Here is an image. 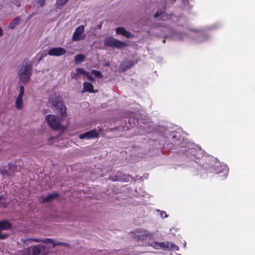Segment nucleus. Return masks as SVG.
<instances>
[{"instance_id":"1","label":"nucleus","mask_w":255,"mask_h":255,"mask_svg":"<svg viewBox=\"0 0 255 255\" xmlns=\"http://www.w3.org/2000/svg\"><path fill=\"white\" fill-rule=\"evenodd\" d=\"M49 103L55 108L62 117L67 116L66 108L63 103L62 98L56 93L50 95L48 100Z\"/></svg>"},{"instance_id":"2","label":"nucleus","mask_w":255,"mask_h":255,"mask_svg":"<svg viewBox=\"0 0 255 255\" xmlns=\"http://www.w3.org/2000/svg\"><path fill=\"white\" fill-rule=\"evenodd\" d=\"M31 70L32 66L30 63L21 66L18 72L19 80L23 83H27L30 79Z\"/></svg>"},{"instance_id":"3","label":"nucleus","mask_w":255,"mask_h":255,"mask_svg":"<svg viewBox=\"0 0 255 255\" xmlns=\"http://www.w3.org/2000/svg\"><path fill=\"white\" fill-rule=\"evenodd\" d=\"M104 44L108 47H115L118 49L128 46V43L118 40L112 37H109L105 38L104 40Z\"/></svg>"},{"instance_id":"4","label":"nucleus","mask_w":255,"mask_h":255,"mask_svg":"<svg viewBox=\"0 0 255 255\" xmlns=\"http://www.w3.org/2000/svg\"><path fill=\"white\" fill-rule=\"evenodd\" d=\"M131 237L137 241H145L152 237V234L144 230H138L131 233Z\"/></svg>"},{"instance_id":"5","label":"nucleus","mask_w":255,"mask_h":255,"mask_svg":"<svg viewBox=\"0 0 255 255\" xmlns=\"http://www.w3.org/2000/svg\"><path fill=\"white\" fill-rule=\"evenodd\" d=\"M46 121L48 125L54 130L59 129L60 124L59 119L53 115H48L46 116Z\"/></svg>"},{"instance_id":"6","label":"nucleus","mask_w":255,"mask_h":255,"mask_svg":"<svg viewBox=\"0 0 255 255\" xmlns=\"http://www.w3.org/2000/svg\"><path fill=\"white\" fill-rule=\"evenodd\" d=\"M31 255H47L49 250L47 248L40 245L30 247Z\"/></svg>"},{"instance_id":"7","label":"nucleus","mask_w":255,"mask_h":255,"mask_svg":"<svg viewBox=\"0 0 255 255\" xmlns=\"http://www.w3.org/2000/svg\"><path fill=\"white\" fill-rule=\"evenodd\" d=\"M84 26L83 25H80L77 27L72 36V40L74 41H77L83 40L85 38V34H83L84 32Z\"/></svg>"},{"instance_id":"8","label":"nucleus","mask_w":255,"mask_h":255,"mask_svg":"<svg viewBox=\"0 0 255 255\" xmlns=\"http://www.w3.org/2000/svg\"><path fill=\"white\" fill-rule=\"evenodd\" d=\"M99 136V132L95 129L89 130L79 135L81 139L87 138L88 139L98 138Z\"/></svg>"},{"instance_id":"9","label":"nucleus","mask_w":255,"mask_h":255,"mask_svg":"<svg viewBox=\"0 0 255 255\" xmlns=\"http://www.w3.org/2000/svg\"><path fill=\"white\" fill-rule=\"evenodd\" d=\"M66 52V50L64 48L61 47H54L48 50V54L50 56H60L65 54Z\"/></svg>"},{"instance_id":"10","label":"nucleus","mask_w":255,"mask_h":255,"mask_svg":"<svg viewBox=\"0 0 255 255\" xmlns=\"http://www.w3.org/2000/svg\"><path fill=\"white\" fill-rule=\"evenodd\" d=\"M19 90V93L15 100V107L18 110H21L22 108V97L24 93V87L23 86H20Z\"/></svg>"},{"instance_id":"11","label":"nucleus","mask_w":255,"mask_h":255,"mask_svg":"<svg viewBox=\"0 0 255 255\" xmlns=\"http://www.w3.org/2000/svg\"><path fill=\"white\" fill-rule=\"evenodd\" d=\"M160 249H162L165 251L169 249L178 251L179 250V247L175 244L172 243L161 242L160 243Z\"/></svg>"},{"instance_id":"12","label":"nucleus","mask_w":255,"mask_h":255,"mask_svg":"<svg viewBox=\"0 0 255 255\" xmlns=\"http://www.w3.org/2000/svg\"><path fill=\"white\" fill-rule=\"evenodd\" d=\"M93 88L94 86L92 83L88 82H85L83 83V89L82 91V92L83 93L85 92H88L89 93H94L98 92L97 90H94Z\"/></svg>"},{"instance_id":"13","label":"nucleus","mask_w":255,"mask_h":255,"mask_svg":"<svg viewBox=\"0 0 255 255\" xmlns=\"http://www.w3.org/2000/svg\"><path fill=\"white\" fill-rule=\"evenodd\" d=\"M116 31L117 34H122L127 38H129L131 37V33L124 27H117L116 29Z\"/></svg>"},{"instance_id":"14","label":"nucleus","mask_w":255,"mask_h":255,"mask_svg":"<svg viewBox=\"0 0 255 255\" xmlns=\"http://www.w3.org/2000/svg\"><path fill=\"white\" fill-rule=\"evenodd\" d=\"M11 228V224L7 220L0 222V230H6Z\"/></svg>"},{"instance_id":"15","label":"nucleus","mask_w":255,"mask_h":255,"mask_svg":"<svg viewBox=\"0 0 255 255\" xmlns=\"http://www.w3.org/2000/svg\"><path fill=\"white\" fill-rule=\"evenodd\" d=\"M59 196V194L57 193H54L48 195L46 197L43 198V202L44 203L49 202L53 200L55 198Z\"/></svg>"},{"instance_id":"16","label":"nucleus","mask_w":255,"mask_h":255,"mask_svg":"<svg viewBox=\"0 0 255 255\" xmlns=\"http://www.w3.org/2000/svg\"><path fill=\"white\" fill-rule=\"evenodd\" d=\"M20 21V18L19 17H17L14 18L11 22L9 24L8 28L13 29L14 27L19 24Z\"/></svg>"},{"instance_id":"17","label":"nucleus","mask_w":255,"mask_h":255,"mask_svg":"<svg viewBox=\"0 0 255 255\" xmlns=\"http://www.w3.org/2000/svg\"><path fill=\"white\" fill-rule=\"evenodd\" d=\"M85 59V56L83 54L76 55L74 57V61L76 63L83 62Z\"/></svg>"},{"instance_id":"18","label":"nucleus","mask_w":255,"mask_h":255,"mask_svg":"<svg viewBox=\"0 0 255 255\" xmlns=\"http://www.w3.org/2000/svg\"><path fill=\"white\" fill-rule=\"evenodd\" d=\"M133 65V62L132 61L124 62L122 64L121 66L123 71H126L128 69H130Z\"/></svg>"},{"instance_id":"19","label":"nucleus","mask_w":255,"mask_h":255,"mask_svg":"<svg viewBox=\"0 0 255 255\" xmlns=\"http://www.w3.org/2000/svg\"><path fill=\"white\" fill-rule=\"evenodd\" d=\"M18 255H31L30 247L19 251Z\"/></svg>"},{"instance_id":"20","label":"nucleus","mask_w":255,"mask_h":255,"mask_svg":"<svg viewBox=\"0 0 255 255\" xmlns=\"http://www.w3.org/2000/svg\"><path fill=\"white\" fill-rule=\"evenodd\" d=\"M69 0H57L56 5L57 8H61Z\"/></svg>"},{"instance_id":"21","label":"nucleus","mask_w":255,"mask_h":255,"mask_svg":"<svg viewBox=\"0 0 255 255\" xmlns=\"http://www.w3.org/2000/svg\"><path fill=\"white\" fill-rule=\"evenodd\" d=\"M91 72L92 74H93L95 76L98 78H102L103 77L102 73L100 71L97 70H92Z\"/></svg>"},{"instance_id":"22","label":"nucleus","mask_w":255,"mask_h":255,"mask_svg":"<svg viewBox=\"0 0 255 255\" xmlns=\"http://www.w3.org/2000/svg\"><path fill=\"white\" fill-rule=\"evenodd\" d=\"M5 203V198L3 195H0V207L4 208L6 206Z\"/></svg>"},{"instance_id":"23","label":"nucleus","mask_w":255,"mask_h":255,"mask_svg":"<svg viewBox=\"0 0 255 255\" xmlns=\"http://www.w3.org/2000/svg\"><path fill=\"white\" fill-rule=\"evenodd\" d=\"M77 73H73V75L76 77L78 74H86V72L83 68H78L76 69Z\"/></svg>"},{"instance_id":"24","label":"nucleus","mask_w":255,"mask_h":255,"mask_svg":"<svg viewBox=\"0 0 255 255\" xmlns=\"http://www.w3.org/2000/svg\"><path fill=\"white\" fill-rule=\"evenodd\" d=\"M57 246H63L64 247H68L69 244L68 243H64V242H55V243H54V244H53V247H55Z\"/></svg>"},{"instance_id":"25","label":"nucleus","mask_w":255,"mask_h":255,"mask_svg":"<svg viewBox=\"0 0 255 255\" xmlns=\"http://www.w3.org/2000/svg\"><path fill=\"white\" fill-rule=\"evenodd\" d=\"M8 237V234L7 233H1L0 231V239L4 240Z\"/></svg>"},{"instance_id":"26","label":"nucleus","mask_w":255,"mask_h":255,"mask_svg":"<svg viewBox=\"0 0 255 255\" xmlns=\"http://www.w3.org/2000/svg\"><path fill=\"white\" fill-rule=\"evenodd\" d=\"M186 152H187V153H186L187 154H188L190 152V153H191L192 154H193V155H195V152H196V150L194 148H190L188 149V150Z\"/></svg>"},{"instance_id":"27","label":"nucleus","mask_w":255,"mask_h":255,"mask_svg":"<svg viewBox=\"0 0 255 255\" xmlns=\"http://www.w3.org/2000/svg\"><path fill=\"white\" fill-rule=\"evenodd\" d=\"M152 246L155 249H160V243L154 242L153 243Z\"/></svg>"},{"instance_id":"28","label":"nucleus","mask_w":255,"mask_h":255,"mask_svg":"<svg viewBox=\"0 0 255 255\" xmlns=\"http://www.w3.org/2000/svg\"><path fill=\"white\" fill-rule=\"evenodd\" d=\"M42 242L46 243L47 244L50 243V244H52L53 245L54 244V243H55V242L51 239H47L45 240H42Z\"/></svg>"},{"instance_id":"29","label":"nucleus","mask_w":255,"mask_h":255,"mask_svg":"<svg viewBox=\"0 0 255 255\" xmlns=\"http://www.w3.org/2000/svg\"><path fill=\"white\" fill-rule=\"evenodd\" d=\"M45 0H38L37 2L41 6H43L45 4Z\"/></svg>"},{"instance_id":"30","label":"nucleus","mask_w":255,"mask_h":255,"mask_svg":"<svg viewBox=\"0 0 255 255\" xmlns=\"http://www.w3.org/2000/svg\"><path fill=\"white\" fill-rule=\"evenodd\" d=\"M86 75H87L88 79L90 81H94V78L91 75H89L88 74V72H87Z\"/></svg>"},{"instance_id":"31","label":"nucleus","mask_w":255,"mask_h":255,"mask_svg":"<svg viewBox=\"0 0 255 255\" xmlns=\"http://www.w3.org/2000/svg\"><path fill=\"white\" fill-rule=\"evenodd\" d=\"M223 172L224 173V176L225 177V178H226L227 176L228 173V169H227L226 168L225 170L223 171Z\"/></svg>"},{"instance_id":"32","label":"nucleus","mask_w":255,"mask_h":255,"mask_svg":"<svg viewBox=\"0 0 255 255\" xmlns=\"http://www.w3.org/2000/svg\"><path fill=\"white\" fill-rule=\"evenodd\" d=\"M161 216L163 217V218H166L167 217V215H166V212H165L164 211H163L161 213Z\"/></svg>"},{"instance_id":"33","label":"nucleus","mask_w":255,"mask_h":255,"mask_svg":"<svg viewBox=\"0 0 255 255\" xmlns=\"http://www.w3.org/2000/svg\"><path fill=\"white\" fill-rule=\"evenodd\" d=\"M162 14L161 12L159 13L158 11H157L154 14V17H158L159 15H160L161 14Z\"/></svg>"},{"instance_id":"34","label":"nucleus","mask_w":255,"mask_h":255,"mask_svg":"<svg viewBox=\"0 0 255 255\" xmlns=\"http://www.w3.org/2000/svg\"><path fill=\"white\" fill-rule=\"evenodd\" d=\"M46 55H47V54H44V55H41V56H40V57L39 58V59H38V62H39L40 61H41V60H42V59L43 57H45Z\"/></svg>"},{"instance_id":"35","label":"nucleus","mask_w":255,"mask_h":255,"mask_svg":"<svg viewBox=\"0 0 255 255\" xmlns=\"http://www.w3.org/2000/svg\"><path fill=\"white\" fill-rule=\"evenodd\" d=\"M33 241H34L35 242H37V243L40 242H42V240L38 239L37 238L33 239Z\"/></svg>"},{"instance_id":"36","label":"nucleus","mask_w":255,"mask_h":255,"mask_svg":"<svg viewBox=\"0 0 255 255\" xmlns=\"http://www.w3.org/2000/svg\"><path fill=\"white\" fill-rule=\"evenodd\" d=\"M1 173L3 175L6 174L7 173V171L6 170H3L1 171Z\"/></svg>"},{"instance_id":"37","label":"nucleus","mask_w":255,"mask_h":255,"mask_svg":"<svg viewBox=\"0 0 255 255\" xmlns=\"http://www.w3.org/2000/svg\"><path fill=\"white\" fill-rule=\"evenodd\" d=\"M3 34V30L0 27V36H2Z\"/></svg>"},{"instance_id":"38","label":"nucleus","mask_w":255,"mask_h":255,"mask_svg":"<svg viewBox=\"0 0 255 255\" xmlns=\"http://www.w3.org/2000/svg\"><path fill=\"white\" fill-rule=\"evenodd\" d=\"M53 139V137H50V138H49L48 141H51V140H52Z\"/></svg>"},{"instance_id":"39","label":"nucleus","mask_w":255,"mask_h":255,"mask_svg":"<svg viewBox=\"0 0 255 255\" xmlns=\"http://www.w3.org/2000/svg\"><path fill=\"white\" fill-rule=\"evenodd\" d=\"M111 179L113 180V181H116L118 179H114L113 178H111Z\"/></svg>"}]
</instances>
